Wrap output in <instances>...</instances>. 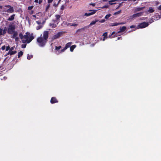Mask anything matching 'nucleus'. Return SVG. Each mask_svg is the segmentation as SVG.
I'll use <instances>...</instances> for the list:
<instances>
[{"label":"nucleus","instance_id":"nucleus-1","mask_svg":"<svg viewBox=\"0 0 161 161\" xmlns=\"http://www.w3.org/2000/svg\"><path fill=\"white\" fill-rule=\"evenodd\" d=\"M42 35V36L41 34L40 36L38 37L36 39L38 45L41 47L45 46L47 41L49 37V31H44L43 32Z\"/></svg>","mask_w":161,"mask_h":161},{"label":"nucleus","instance_id":"nucleus-2","mask_svg":"<svg viewBox=\"0 0 161 161\" xmlns=\"http://www.w3.org/2000/svg\"><path fill=\"white\" fill-rule=\"evenodd\" d=\"M24 36V38L26 40L23 39L22 42L23 43H29L34 39V37L32 35L30 36V33L29 32H26Z\"/></svg>","mask_w":161,"mask_h":161},{"label":"nucleus","instance_id":"nucleus-3","mask_svg":"<svg viewBox=\"0 0 161 161\" xmlns=\"http://www.w3.org/2000/svg\"><path fill=\"white\" fill-rule=\"evenodd\" d=\"M15 28L14 25H9L8 29V32L9 34H12L14 32Z\"/></svg>","mask_w":161,"mask_h":161},{"label":"nucleus","instance_id":"nucleus-4","mask_svg":"<svg viewBox=\"0 0 161 161\" xmlns=\"http://www.w3.org/2000/svg\"><path fill=\"white\" fill-rule=\"evenodd\" d=\"M149 25L147 22H144L139 24L137 27L138 28H143L148 26Z\"/></svg>","mask_w":161,"mask_h":161},{"label":"nucleus","instance_id":"nucleus-5","mask_svg":"<svg viewBox=\"0 0 161 161\" xmlns=\"http://www.w3.org/2000/svg\"><path fill=\"white\" fill-rule=\"evenodd\" d=\"M143 15L142 12H140L138 13H137L134 14H133V15L130 16V19H133L134 18H135L136 17H140L142 16Z\"/></svg>","mask_w":161,"mask_h":161},{"label":"nucleus","instance_id":"nucleus-6","mask_svg":"<svg viewBox=\"0 0 161 161\" xmlns=\"http://www.w3.org/2000/svg\"><path fill=\"white\" fill-rule=\"evenodd\" d=\"M55 17L56 18L54 20L53 19L52 21L54 23H57V25H58L61 16L59 14H57L55 15Z\"/></svg>","mask_w":161,"mask_h":161},{"label":"nucleus","instance_id":"nucleus-7","mask_svg":"<svg viewBox=\"0 0 161 161\" xmlns=\"http://www.w3.org/2000/svg\"><path fill=\"white\" fill-rule=\"evenodd\" d=\"M63 32H58L57 34L54 35L52 39L53 40H54L57 38H59L60 36L63 34Z\"/></svg>","mask_w":161,"mask_h":161},{"label":"nucleus","instance_id":"nucleus-8","mask_svg":"<svg viewBox=\"0 0 161 161\" xmlns=\"http://www.w3.org/2000/svg\"><path fill=\"white\" fill-rule=\"evenodd\" d=\"M58 102V100L57 99L56 97H52L50 100V102L52 104L57 103Z\"/></svg>","mask_w":161,"mask_h":161},{"label":"nucleus","instance_id":"nucleus-9","mask_svg":"<svg viewBox=\"0 0 161 161\" xmlns=\"http://www.w3.org/2000/svg\"><path fill=\"white\" fill-rule=\"evenodd\" d=\"M10 7V8L7 10V12L9 13H12L14 11V8L10 6H8L7 7Z\"/></svg>","mask_w":161,"mask_h":161},{"label":"nucleus","instance_id":"nucleus-10","mask_svg":"<svg viewBox=\"0 0 161 161\" xmlns=\"http://www.w3.org/2000/svg\"><path fill=\"white\" fill-rule=\"evenodd\" d=\"M15 14H12L10 16V17L7 19V20L10 21L13 20L14 19V17L15 16Z\"/></svg>","mask_w":161,"mask_h":161},{"label":"nucleus","instance_id":"nucleus-11","mask_svg":"<svg viewBox=\"0 0 161 161\" xmlns=\"http://www.w3.org/2000/svg\"><path fill=\"white\" fill-rule=\"evenodd\" d=\"M87 28L86 26H85L84 27L81 28L80 29H78L76 31V33H78L79 32H82L83 31H84Z\"/></svg>","mask_w":161,"mask_h":161},{"label":"nucleus","instance_id":"nucleus-12","mask_svg":"<svg viewBox=\"0 0 161 161\" xmlns=\"http://www.w3.org/2000/svg\"><path fill=\"white\" fill-rule=\"evenodd\" d=\"M126 29V27L125 26H123L120 28V31L118 32V33L123 32L125 31Z\"/></svg>","mask_w":161,"mask_h":161},{"label":"nucleus","instance_id":"nucleus-13","mask_svg":"<svg viewBox=\"0 0 161 161\" xmlns=\"http://www.w3.org/2000/svg\"><path fill=\"white\" fill-rule=\"evenodd\" d=\"M119 25V24H118V23H111L109 24V26H117Z\"/></svg>","mask_w":161,"mask_h":161},{"label":"nucleus","instance_id":"nucleus-14","mask_svg":"<svg viewBox=\"0 0 161 161\" xmlns=\"http://www.w3.org/2000/svg\"><path fill=\"white\" fill-rule=\"evenodd\" d=\"M76 46L75 45L71 46L70 47V50L71 52L73 51L74 49L76 47Z\"/></svg>","mask_w":161,"mask_h":161},{"label":"nucleus","instance_id":"nucleus-15","mask_svg":"<svg viewBox=\"0 0 161 161\" xmlns=\"http://www.w3.org/2000/svg\"><path fill=\"white\" fill-rule=\"evenodd\" d=\"M72 44L71 42H69L67 43L66 45L65 46V48L67 49L69 47H71V45Z\"/></svg>","mask_w":161,"mask_h":161},{"label":"nucleus","instance_id":"nucleus-16","mask_svg":"<svg viewBox=\"0 0 161 161\" xmlns=\"http://www.w3.org/2000/svg\"><path fill=\"white\" fill-rule=\"evenodd\" d=\"M148 11L150 13H152L154 11V10L153 8L152 7H150L149 8V9L148 10Z\"/></svg>","mask_w":161,"mask_h":161},{"label":"nucleus","instance_id":"nucleus-17","mask_svg":"<svg viewBox=\"0 0 161 161\" xmlns=\"http://www.w3.org/2000/svg\"><path fill=\"white\" fill-rule=\"evenodd\" d=\"M17 53V51H8V53H9V54L11 55L14 54H16Z\"/></svg>","mask_w":161,"mask_h":161},{"label":"nucleus","instance_id":"nucleus-18","mask_svg":"<svg viewBox=\"0 0 161 161\" xmlns=\"http://www.w3.org/2000/svg\"><path fill=\"white\" fill-rule=\"evenodd\" d=\"M144 7H138L136 8L135 9V11H141V10H142L144 8Z\"/></svg>","mask_w":161,"mask_h":161},{"label":"nucleus","instance_id":"nucleus-19","mask_svg":"<svg viewBox=\"0 0 161 161\" xmlns=\"http://www.w3.org/2000/svg\"><path fill=\"white\" fill-rule=\"evenodd\" d=\"M108 33L107 32H106L104 33L103 34V36H104L103 38V40L104 41L106 38H107V36Z\"/></svg>","mask_w":161,"mask_h":161},{"label":"nucleus","instance_id":"nucleus-20","mask_svg":"<svg viewBox=\"0 0 161 161\" xmlns=\"http://www.w3.org/2000/svg\"><path fill=\"white\" fill-rule=\"evenodd\" d=\"M98 20H95V21H92L90 24L89 25V26H91L92 25H94L96 24V23L97 22V21H98Z\"/></svg>","mask_w":161,"mask_h":161},{"label":"nucleus","instance_id":"nucleus-21","mask_svg":"<svg viewBox=\"0 0 161 161\" xmlns=\"http://www.w3.org/2000/svg\"><path fill=\"white\" fill-rule=\"evenodd\" d=\"M13 33L14 34L12 36V38H14L15 37H17L18 35V32L17 31H14Z\"/></svg>","mask_w":161,"mask_h":161},{"label":"nucleus","instance_id":"nucleus-22","mask_svg":"<svg viewBox=\"0 0 161 161\" xmlns=\"http://www.w3.org/2000/svg\"><path fill=\"white\" fill-rule=\"evenodd\" d=\"M117 0H110V1H109V4L110 5H113V4H116V3H112V2H115L116 1H117Z\"/></svg>","mask_w":161,"mask_h":161},{"label":"nucleus","instance_id":"nucleus-23","mask_svg":"<svg viewBox=\"0 0 161 161\" xmlns=\"http://www.w3.org/2000/svg\"><path fill=\"white\" fill-rule=\"evenodd\" d=\"M23 53L22 51H20L18 53V58H20L23 55Z\"/></svg>","mask_w":161,"mask_h":161},{"label":"nucleus","instance_id":"nucleus-24","mask_svg":"<svg viewBox=\"0 0 161 161\" xmlns=\"http://www.w3.org/2000/svg\"><path fill=\"white\" fill-rule=\"evenodd\" d=\"M54 23H50V26H51L52 28H55L57 27V25L54 24Z\"/></svg>","mask_w":161,"mask_h":161},{"label":"nucleus","instance_id":"nucleus-25","mask_svg":"<svg viewBox=\"0 0 161 161\" xmlns=\"http://www.w3.org/2000/svg\"><path fill=\"white\" fill-rule=\"evenodd\" d=\"M33 57V56L32 55H30L29 54H28L27 55V58L28 60H30L31 58H32Z\"/></svg>","mask_w":161,"mask_h":161},{"label":"nucleus","instance_id":"nucleus-26","mask_svg":"<svg viewBox=\"0 0 161 161\" xmlns=\"http://www.w3.org/2000/svg\"><path fill=\"white\" fill-rule=\"evenodd\" d=\"M19 38H20L21 39L23 40L22 39L23 38H24V36L21 33H20L19 34Z\"/></svg>","mask_w":161,"mask_h":161},{"label":"nucleus","instance_id":"nucleus-27","mask_svg":"<svg viewBox=\"0 0 161 161\" xmlns=\"http://www.w3.org/2000/svg\"><path fill=\"white\" fill-rule=\"evenodd\" d=\"M61 46H59L58 47L56 46L55 47V50L57 51H58L61 48Z\"/></svg>","mask_w":161,"mask_h":161},{"label":"nucleus","instance_id":"nucleus-28","mask_svg":"<svg viewBox=\"0 0 161 161\" xmlns=\"http://www.w3.org/2000/svg\"><path fill=\"white\" fill-rule=\"evenodd\" d=\"M111 16V14H107L105 17V18L106 19H108Z\"/></svg>","mask_w":161,"mask_h":161},{"label":"nucleus","instance_id":"nucleus-29","mask_svg":"<svg viewBox=\"0 0 161 161\" xmlns=\"http://www.w3.org/2000/svg\"><path fill=\"white\" fill-rule=\"evenodd\" d=\"M121 10H119L117 12H115L114 14L115 15H116L120 13H121Z\"/></svg>","mask_w":161,"mask_h":161},{"label":"nucleus","instance_id":"nucleus-30","mask_svg":"<svg viewBox=\"0 0 161 161\" xmlns=\"http://www.w3.org/2000/svg\"><path fill=\"white\" fill-rule=\"evenodd\" d=\"M42 25H38L36 27V29L37 30H39L42 28Z\"/></svg>","mask_w":161,"mask_h":161},{"label":"nucleus","instance_id":"nucleus-31","mask_svg":"<svg viewBox=\"0 0 161 161\" xmlns=\"http://www.w3.org/2000/svg\"><path fill=\"white\" fill-rule=\"evenodd\" d=\"M69 24H70V26H77L78 25V24H71V23H69Z\"/></svg>","mask_w":161,"mask_h":161},{"label":"nucleus","instance_id":"nucleus-32","mask_svg":"<svg viewBox=\"0 0 161 161\" xmlns=\"http://www.w3.org/2000/svg\"><path fill=\"white\" fill-rule=\"evenodd\" d=\"M84 15L87 16H88L91 15L90 13H86Z\"/></svg>","mask_w":161,"mask_h":161},{"label":"nucleus","instance_id":"nucleus-33","mask_svg":"<svg viewBox=\"0 0 161 161\" xmlns=\"http://www.w3.org/2000/svg\"><path fill=\"white\" fill-rule=\"evenodd\" d=\"M50 7V5L49 4H48L47 5V6L46 7V11H47V10Z\"/></svg>","mask_w":161,"mask_h":161},{"label":"nucleus","instance_id":"nucleus-34","mask_svg":"<svg viewBox=\"0 0 161 161\" xmlns=\"http://www.w3.org/2000/svg\"><path fill=\"white\" fill-rule=\"evenodd\" d=\"M96 10H93L92 12L90 13L91 14V15H92L95 14L96 12Z\"/></svg>","mask_w":161,"mask_h":161},{"label":"nucleus","instance_id":"nucleus-35","mask_svg":"<svg viewBox=\"0 0 161 161\" xmlns=\"http://www.w3.org/2000/svg\"><path fill=\"white\" fill-rule=\"evenodd\" d=\"M10 48V47L9 46V45H8V46L6 47V51H7L8 50H9Z\"/></svg>","mask_w":161,"mask_h":161},{"label":"nucleus","instance_id":"nucleus-36","mask_svg":"<svg viewBox=\"0 0 161 161\" xmlns=\"http://www.w3.org/2000/svg\"><path fill=\"white\" fill-rule=\"evenodd\" d=\"M114 33H115V32H114V31L112 33V34H111V36H109L111 38H113L114 37H115V35H114V36H112L111 37V36H112L113 34H114Z\"/></svg>","mask_w":161,"mask_h":161},{"label":"nucleus","instance_id":"nucleus-37","mask_svg":"<svg viewBox=\"0 0 161 161\" xmlns=\"http://www.w3.org/2000/svg\"><path fill=\"white\" fill-rule=\"evenodd\" d=\"M26 44H22L21 45L22 47L23 48H25L26 47Z\"/></svg>","mask_w":161,"mask_h":161},{"label":"nucleus","instance_id":"nucleus-38","mask_svg":"<svg viewBox=\"0 0 161 161\" xmlns=\"http://www.w3.org/2000/svg\"><path fill=\"white\" fill-rule=\"evenodd\" d=\"M67 49L66 48H65V47L63 49H62L61 50V52H64Z\"/></svg>","mask_w":161,"mask_h":161},{"label":"nucleus","instance_id":"nucleus-39","mask_svg":"<svg viewBox=\"0 0 161 161\" xmlns=\"http://www.w3.org/2000/svg\"><path fill=\"white\" fill-rule=\"evenodd\" d=\"M3 35V29L0 28V35Z\"/></svg>","mask_w":161,"mask_h":161},{"label":"nucleus","instance_id":"nucleus-40","mask_svg":"<svg viewBox=\"0 0 161 161\" xmlns=\"http://www.w3.org/2000/svg\"><path fill=\"white\" fill-rule=\"evenodd\" d=\"M14 38L15 39V41H16V42L18 41L19 38V37H18L17 36L16 37H15Z\"/></svg>","mask_w":161,"mask_h":161},{"label":"nucleus","instance_id":"nucleus-41","mask_svg":"<svg viewBox=\"0 0 161 161\" xmlns=\"http://www.w3.org/2000/svg\"><path fill=\"white\" fill-rule=\"evenodd\" d=\"M105 21V20L104 19H102L101 20H100L99 21V22L100 23H103Z\"/></svg>","mask_w":161,"mask_h":161},{"label":"nucleus","instance_id":"nucleus-42","mask_svg":"<svg viewBox=\"0 0 161 161\" xmlns=\"http://www.w3.org/2000/svg\"><path fill=\"white\" fill-rule=\"evenodd\" d=\"M108 8V5H104L102 7V8Z\"/></svg>","mask_w":161,"mask_h":161},{"label":"nucleus","instance_id":"nucleus-43","mask_svg":"<svg viewBox=\"0 0 161 161\" xmlns=\"http://www.w3.org/2000/svg\"><path fill=\"white\" fill-rule=\"evenodd\" d=\"M14 49V47H13L10 48V50H9V51H12Z\"/></svg>","mask_w":161,"mask_h":161},{"label":"nucleus","instance_id":"nucleus-44","mask_svg":"<svg viewBox=\"0 0 161 161\" xmlns=\"http://www.w3.org/2000/svg\"><path fill=\"white\" fill-rule=\"evenodd\" d=\"M6 33V30L4 29V30H3V35H4Z\"/></svg>","mask_w":161,"mask_h":161},{"label":"nucleus","instance_id":"nucleus-45","mask_svg":"<svg viewBox=\"0 0 161 161\" xmlns=\"http://www.w3.org/2000/svg\"><path fill=\"white\" fill-rule=\"evenodd\" d=\"M53 0H48L47 3H51Z\"/></svg>","mask_w":161,"mask_h":161},{"label":"nucleus","instance_id":"nucleus-46","mask_svg":"<svg viewBox=\"0 0 161 161\" xmlns=\"http://www.w3.org/2000/svg\"><path fill=\"white\" fill-rule=\"evenodd\" d=\"M33 8V6H29L28 7V9L29 10H31L32 8Z\"/></svg>","mask_w":161,"mask_h":161},{"label":"nucleus","instance_id":"nucleus-47","mask_svg":"<svg viewBox=\"0 0 161 161\" xmlns=\"http://www.w3.org/2000/svg\"><path fill=\"white\" fill-rule=\"evenodd\" d=\"M6 47L5 46H3L2 47V49L3 50H4L5 49Z\"/></svg>","mask_w":161,"mask_h":161},{"label":"nucleus","instance_id":"nucleus-48","mask_svg":"<svg viewBox=\"0 0 161 161\" xmlns=\"http://www.w3.org/2000/svg\"><path fill=\"white\" fill-rule=\"evenodd\" d=\"M90 5H92L93 7H94L95 5V3H90Z\"/></svg>","mask_w":161,"mask_h":161},{"label":"nucleus","instance_id":"nucleus-49","mask_svg":"<svg viewBox=\"0 0 161 161\" xmlns=\"http://www.w3.org/2000/svg\"><path fill=\"white\" fill-rule=\"evenodd\" d=\"M136 27L134 25H132L130 26V28H133Z\"/></svg>","mask_w":161,"mask_h":161},{"label":"nucleus","instance_id":"nucleus-50","mask_svg":"<svg viewBox=\"0 0 161 161\" xmlns=\"http://www.w3.org/2000/svg\"><path fill=\"white\" fill-rule=\"evenodd\" d=\"M122 4L121 3H120L119 4V6L116 8V9H117L118 8H119L120 7V6L122 5Z\"/></svg>","mask_w":161,"mask_h":161},{"label":"nucleus","instance_id":"nucleus-51","mask_svg":"<svg viewBox=\"0 0 161 161\" xmlns=\"http://www.w3.org/2000/svg\"><path fill=\"white\" fill-rule=\"evenodd\" d=\"M158 9L159 10H161V5H160L159 7H158Z\"/></svg>","mask_w":161,"mask_h":161},{"label":"nucleus","instance_id":"nucleus-52","mask_svg":"<svg viewBox=\"0 0 161 161\" xmlns=\"http://www.w3.org/2000/svg\"><path fill=\"white\" fill-rule=\"evenodd\" d=\"M42 2V0H39L38 2L39 4H40Z\"/></svg>","mask_w":161,"mask_h":161},{"label":"nucleus","instance_id":"nucleus-53","mask_svg":"<svg viewBox=\"0 0 161 161\" xmlns=\"http://www.w3.org/2000/svg\"><path fill=\"white\" fill-rule=\"evenodd\" d=\"M64 9V7L63 5H62L61 7V9L63 10Z\"/></svg>","mask_w":161,"mask_h":161},{"label":"nucleus","instance_id":"nucleus-54","mask_svg":"<svg viewBox=\"0 0 161 161\" xmlns=\"http://www.w3.org/2000/svg\"><path fill=\"white\" fill-rule=\"evenodd\" d=\"M122 39V38L121 37H119L117 38V40H119V39Z\"/></svg>","mask_w":161,"mask_h":161},{"label":"nucleus","instance_id":"nucleus-55","mask_svg":"<svg viewBox=\"0 0 161 161\" xmlns=\"http://www.w3.org/2000/svg\"><path fill=\"white\" fill-rule=\"evenodd\" d=\"M153 21V19H151L150 21V23H151Z\"/></svg>","mask_w":161,"mask_h":161},{"label":"nucleus","instance_id":"nucleus-56","mask_svg":"<svg viewBox=\"0 0 161 161\" xmlns=\"http://www.w3.org/2000/svg\"><path fill=\"white\" fill-rule=\"evenodd\" d=\"M9 53H8H8H6V54L4 55V56H7L8 55H9Z\"/></svg>","mask_w":161,"mask_h":161},{"label":"nucleus","instance_id":"nucleus-57","mask_svg":"<svg viewBox=\"0 0 161 161\" xmlns=\"http://www.w3.org/2000/svg\"><path fill=\"white\" fill-rule=\"evenodd\" d=\"M118 24H119V25L123 24H125V23H118Z\"/></svg>","mask_w":161,"mask_h":161},{"label":"nucleus","instance_id":"nucleus-58","mask_svg":"<svg viewBox=\"0 0 161 161\" xmlns=\"http://www.w3.org/2000/svg\"><path fill=\"white\" fill-rule=\"evenodd\" d=\"M34 2L36 3H37L38 2V0H35Z\"/></svg>","mask_w":161,"mask_h":161},{"label":"nucleus","instance_id":"nucleus-59","mask_svg":"<svg viewBox=\"0 0 161 161\" xmlns=\"http://www.w3.org/2000/svg\"><path fill=\"white\" fill-rule=\"evenodd\" d=\"M108 1V0H103V2H107Z\"/></svg>","mask_w":161,"mask_h":161},{"label":"nucleus","instance_id":"nucleus-60","mask_svg":"<svg viewBox=\"0 0 161 161\" xmlns=\"http://www.w3.org/2000/svg\"><path fill=\"white\" fill-rule=\"evenodd\" d=\"M158 3H158V2H156V4H158Z\"/></svg>","mask_w":161,"mask_h":161},{"label":"nucleus","instance_id":"nucleus-61","mask_svg":"<svg viewBox=\"0 0 161 161\" xmlns=\"http://www.w3.org/2000/svg\"><path fill=\"white\" fill-rule=\"evenodd\" d=\"M69 23H68V24L67 25H70V24H69Z\"/></svg>","mask_w":161,"mask_h":161},{"label":"nucleus","instance_id":"nucleus-62","mask_svg":"<svg viewBox=\"0 0 161 161\" xmlns=\"http://www.w3.org/2000/svg\"><path fill=\"white\" fill-rule=\"evenodd\" d=\"M61 0H59L58 2H59Z\"/></svg>","mask_w":161,"mask_h":161},{"label":"nucleus","instance_id":"nucleus-63","mask_svg":"<svg viewBox=\"0 0 161 161\" xmlns=\"http://www.w3.org/2000/svg\"><path fill=\"white\" fill-rule=\"evenodd\" d=\"M55 4H54L53 5V6H55Z\"/></svg>","mask_w":161,"mask_h":161},{"label":"nucleus","instance_id":"nucleus-64","mask_svg":"<svg viewBox=\"0 0 161 161\" xmlns=\"http://www.w3.org/2000/svg\"><path fill=\"white\" fill-rule=\"evenodd\" d=\"M55 4H54L53 5V6H55Z\"/></svg>","mask_w":161,"mask_h":161}]
</instances>
